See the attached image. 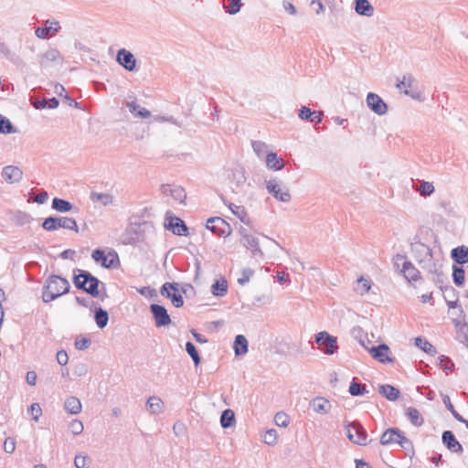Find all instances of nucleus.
I'll return each mask as SVG.
<instances>
[{"label": "nucleus", "mask_w": 468, "mask_h": 468, "mask_svg": "<svg viewBox=\"0 0 468 468\" xmlns=\"http://www.w3.org/2000/svg\"><path fill=\"white\" fill-rule=\"evenodd\" d=\"M395 264L401 266L400 272L410 283H414L421 280L420 273L418 269L407 260L403 255L395 257Z\"/></svg>", "instance_id": "nucleus-4"}, {"label": "nucleus", "mask_w": 468, "mask_h": 468, "mask_svg": "<svg viewBox=\"0 0 468 468\" xmlns=\"http://www.w3.org/2000/svg\"><path fill=\"white\" fill-rule=\"evenodd\" d=\"M23 176L22 170L14 165H7L3 168V177L5 182L9 184H14L18 182Z\"/></svg>", "instance_id": "nucleus-16"}, {"label": "nucleus", "mask_w": 468, "mask_h": 468, "mask_svg": "<svg viewBox=\"0 0 468 468\" xmlns=\"http://www.w3.org/2000/svg\"><path fill=\"white\" fill-rule=\"evenodd\" d=\"M346 434L348 439L359 445L367 443V433L360 424L353 423L346 427Z\"/></svg>", "instance_id": "nucleus-8"}, {"label": "nucleus", "mask_w": 468, "mask_h": 468, "mask_svg": "<svg viewBox=\"0 0 468 468\" xmlns=\"http://www.w3.org/2000/svg\"><path fill=\"white\" fill-rule=\"evenodd\" d=\"M227 176L230 183H232L234 180L240 182L245 179L244 173L241 169L230 170L228 172Z\"/></svg>", "instance_id": "nucleus-40"}, {"label": "nucleus", "mask_w": 468, "mask_h": 468, "mask_svg": "<svg viewBox=\"0 0 468 468\" xmlns=\"http://www.w3.org/2000/svg\"><path fill=\"white\" fill-rule=\"evenodd\" d=\"M95 321L99 327H101V328L104 327L108 323L107 312H105L101 309H99L95 314Z\"/></svg>", "instance_id": "nucleus-39"}, {"label": "nucleus", "mask_w": 468, "mask_h": 468, "mask_svg": "<svg viewBox=\"0 0 468 468\" xmlns=\"http://www.w3.org/2000/svg\"><path fill=\"white\" fill-rule=\"evenodd\" d=\"M413 84V79L411 77H406L404 76L401 80L397 84V87L403 90L405 94H410L411 88Z\"/></svg>", "instance_id": "nucleus-33"}, {"label": "nucleus", "mask_w": 468, "mask_h": 468, "mask_svg": "<svg viewBox=\"0 0 468 468\" xmlns=\"http://www.w3.org/2000/svg\"><path fill=\"white\" fill-rule=\"evenodd\" d=\"M419 191L421 196L427 197L434 192V186L431 182L424 181L420 184Z\"/></svg>", "instance_id": "nucleus-43"}, {"label": "nucleus", "mask_w": 468, "mask_h": 468, "mask_svg": "<svg viewBox=\"0 0 468 468\" xmlns=\"http://www.w3.org/2000/svg\"><path fill=\"white\" fill-rule=\"evenodd\" d=\"M29 412L35 420H37L42 414V410L37 403H33L29 409Z\"/></svg>", "instance_id": "nucleus-50"}, {"label": "nucleus", "mask_w": 468, "mask_h": 468, "mask_svg": "<svg viewBox=\"0 0 468 468\" xmlns=\"http://www.w3.org/2000/svg\"><path fill=\"white\" fill-rule=\"evenodd\" d=\"M315 341L319 346L325 347L324 353L327 355H333L338 348L336 337L329 335L327 332L318 333Z\"/></svg>", "instance_id": "nucleus-9"}, {"label": "nucleus", "mask_w": 468, "mask_h": 468, "mask_svg": "<svg viewBox=\"0 0 468 468\" xmlns=\"http://www.w3.org/2000/svg\"><path fill=\"white\" fill-rule=\"evenodd\" d=\"M47 199H48V194L46 192H41L35 197V201L38 204L45 203L47 201Z\"/></svg>", "instance_id": "nucleus-59"}, {"label": "nucleus", "mask_w": 468, "mask_h": 468, "mask_svg": "<svg viewBox=\"0 0 468 468\" xmlns=\"http://www.w3.org/2000/svg\"><path fill=\"white\" fill-rule=\"evenodd\" d=\"M358 282L362 284L363 287V292H368L370 290V283L367 280L360 278L358 280Z\"/></svg>", "instance_id": "nucleus-62"}, {"label": "nucleus", "mask_w": 468, "mask_h": 468, "mask_svg": "<svg viewBox=\"0 0 468 468\" xmlns=\"http://www.w3.org/2000/svg\"><path fill=\"white\" fill-rule=\"evenodd\" d=\"M264 442L272 445L277 441V432L275 430L271 429L265 431L263 435Z\"/></svg>", "instance_id": "nucleus-45"}, {"label": "nucleus", "mask_w": 468, "mask_h": 468, "mask_svg": "<svg viewBox=\"0 0 468 468\" xmlns=\"http://www.w3.org/2000/svg\"><path fill=\"white\" fill-rule=\"evenodd\" d=\"M235 422V415L231 410H226L223 411L220 423L223 428H228L233 425Z\"/></svg>", "instance_id": "nucleus-30"}, {"label": "nucleus", "mask_w": 468, "mask_h": 468, "mask_svg": "<svg viewBox=\"0 0 468 468\" xmlns=\"http://www.w3.org/2000/svg\"><path fill=\"white\" fill-rule=\"evenodd\" d=\"M117 60L127 70L132 71L135 68V58L133 55L125 49H121L118 51Z\"/></svg>", "instance_id": "nucleus-18"}, {"label": "nucleus", "mask_w": 468, "mask_h": 468, "mask_svg": "<svg viewBox=\"0 0 468 468\" xmlns=\"http://www.w3.org/2000/svg\"><path fill=\"white\" fill-rule=\"evenodd\" d=\"M252 147L258 154L264 152L267 148L266 144L262 142H254Z\"/></svg>", "instance_id": "nucleus-57"}, {"label": "nucleus", "mask_w": 468, "mask_h": 468, "mask_svg": "<svg viewBox=\"0 0 468 468\" xmlns=\"http://www.w3.org/2000/svg\"><path fill=\"white\" fill-rule=\"evenodd\" d=\"M356 11L359 15L370 16L374 8L367 0H356Z\"/></svg>", "instance_id": "nucleus-23"}, {"label": "nucleus", "mask_w": 468, "mask_h": 468, "mask_svg": "<svg viewBox=\"0 0 468 468\" xmlns=\"http://www.w3.org/2000/svg\"><path fill=\"white\" fill-rule=\"evenodd\" d=\"M452 257L460 264L468 262V248L461 246L453 249L452 250Z\"/></svg>", "instance_id": "nucleus-22"}, {"label": "nucleus", "mask_w": 468, "mask_h": 468, "mask_svg": "<svg viewBox=\"0 0 468 468\" xmlns=\"http://www.w3.org/2000/svg\"><path fill=\"white\" fill-rule=\"evenodd\" d=\"M443 403L445 404L447 410H449L452 412V414L457 420L464 421V419L455 410V409L448 396H445L443 398Z\"/></svg>", "instance_id": "nucleus-44"}, {"label": "nucleus", "mask_w": 468, "mask_h": 468, "mask_svg": "<svg viewBox=\"0 0 468 468\" xmlns=\"http://www.w3.org/2000/svg\"><path fill=\"white\" fill-rule=\"evenodd\" d=\"M90 199L93 202H101L103 205H108V204L112 203V197L109 194L91 193Z\"/></svg>", "instance_id": "nucleus-35"}, {"label": "nucleus", "mask_w": 468, "mask_h": 468, "mask_svg": "<svg viewBox=\"0 0 468 468\" xmlns=\"http://www.w3.org/2000/svg\"><path fill=\"white\" fill-rule=\"evenodd\" d=\"M42 227L48 231L57 230L58 229H65L78 232L79 228L76 220L72 218H48L44 220Z\"/></svg>", "instance_id": "nucleus-3"}, {"label": "nucleus", "mask_w": 468, "mask_h": 468, "mask_svg": "<svg viewBox=\"0 0 468 468\" xmlns=\"http://www.w3.org/2000/svg\"><path fill=\"white\" fill-rule=\"evenodd\" d=\"M148 407L154 413H158L162 410L163 408V402L162 400L157 397H152L147 401Z\"/></svg>", "instance_id": "nucleus-37"}, {"label": "nucleus", "mask_w": 468, "mask_h": 468, "mask_svg": "<svg viewBox=\"0 0 468 468\" xmlns=\"http://www.w3.org/2000/svg\"><path fill=\"white\" fill-rule=\"evenodd\" d=\"M16 449V441L14 439L7 438L5 439L4 442V450L8 452L12 453Z\"/></svg>", "instance_id": "nucleus-54"}, {"label": "nucleus", "mask_w": 468, "mask_h": 468, "mask_svg": "<svg viewBox=\"0 0 468 468\" xmlns=\"http://www.w3.org/2000/svg\"><path fill=\"white\" fill-rule=\"evenodd\" d=\"M365 387H362L360 384L356 382H352L349 387V392L353 396H358L365 393Z\"/></svg>", "instance_id": "nucleus-47"}, {"label": "nucleus", "mask_w": 468, "mask_h": 468, "mask_svg": "<svg viewBox=\"0 0 468 468\" xmlns=\"http://www.w3.org/2000/svg\"><path fill=\"white\" fill-rule=\"evenodd\" d=\"M240 6H241L240 0H231L228 6V12L231 15H234L239 11Z\"/></svg>", "instance_id": "nucleus-51"}, {"label": "nucleus", "mask_w": 468, "mask_h": 468, "mask_svg": "<svg viewBox=\"0 0 468 468\" xmlns=\"http://www.w3.org/2000/svg\"><path fill=\"white\" fill-rule=\"evenodd\" d=\"M12 130V125L10 122L2 116H0V132L1 133H10Z\"/></svg>", "instance_id": "nucleus-52"}, {"label": "nucleus", "mask_w": 468, "mask_h": 468, "mask_svg": "<svg viewBox=\"0 0 468 468\" xmlns=\"http://www.w3.org/2000/svg\"><path fill=\"white\" fill-rule=\"evenodd\" d=\"M379 392L388 400H396L399 396V390L390 385L381 386Z\"/></svg>", "instance_id": "nucleus-27"}, {"label": "nucleus", "mask_w": 468, "mask_h": 468, "mask_svg": "<svg viewBox=\"0 0 468 468\" xmlns=\"http://www.w3.org/2000/svg\"><path fill=\"white\" fill-rule=\"evenodd\" d=\"M207 228L219 237H228L231 233L230 225L219 217L211 218L207 221Z\"/></svg>", "instance_id": "nucleus-6"}, {"label": "nucleus", "mask_w": 468, "mask_h": 468, "mask_svg": "<svg viewBox=\"0 0 468 468\" xmlns=\"http://www.w3.org/2000/svg\"><path fill=\"white\" fill-rule=\"evenodd\" d=\"M59 23L55 20H47L44 27L36 29L37 37L45 39L55 36L59 30Z\"/></svg>", "instance_id": "nucleus-12"}, {"label": "nucleus", "mask_w": 468, "mask_h": 468, "mask_svg": "<svg viewBox=\"0 0 468 468\" xmlns=\"http://www.w3.org/2000/svg\"><path fill=\"white\" fill-rule=\"evenodd\" d=\"M312 115H313V112L311 111L310 108H308L306 106H303L299 111V117L302 120H308L312 117Z\"/></svg>", "instance_id": "nucleus-55"}, {"label": "nucleus", "mask_w": 468, "mask_h": 468, "mask_svg": "<svg viewBox=\"0 0 468 468\" xmlns=\"http://www.w3.org/2000/svg\"><path fill=\"white\" fill-rule=\"evenodd\" d=\"M229 207L233 214H235L241 221L246 220L247 213L243 207L231 205Z\"/></svg>", "instance_id": "nucleus-46"}, {"label": "nucleus", "mask_w": 468, "mask_h": 468, "mask_svg": "<svg viewBox=\"0 0 468 468\" xmlns=\"http://www.w3.org/2000/svg\"><path fill=\"white\" fill-rule=\"evenodd\" d=\"M227 282L225 280L217 281L212 285V293L217 296H222L227 292Z\"/></svg>", "instance_id": "nucleus-34"}, {"label": "nucleus", "mask_w": 468, "mask_h": 468, "mask_svg": "<svg viewBox=\"0 0 468 468\" xmlns=\"http://www.w3.org/2000/svg\"><path fill=\"white\" fill-rule=\"evenodd\" d=\"M92 258L105 268L116 267L119 264V257L115 251L105 252L104 250H95L92 252Z\"/></svg>", "instance_id": "nucleus-7"}, {"label": "nucleus", "mask_w": 468, "mask_h": 468, "mask_svg": "<svg viewBox=\"0 0 468 468\" xmlns=\"http://www.w3.org/2000/svg\"><path fill=\"white\" fill-rule=\"evenodd\" d=\"M411 251L414 260L420 265L431 260V251L430 248L423 243L416 242L412 244Z\"/></svg>", "instance_id": "nucleus-10"}, {"label": "nucleus", "mask_w": 468, "mask_h": 468, "mask_svg": "<svg viewBox=\"0 0 468 468\" xmlns=\"http://www.w3.org/2000/svg\"><path fill=\"white\" fill-rule=\"evenodd\" d=\"M382 445L399 444L402 448L410 446V440L399 429L390 428L383 432L380 437Z\"/></svg>", "instance_id": "nucleus-5"}, {"label": "nucleus", "mask_w": 468, "mask_h": 468, "mask_svg": "<svg viewBox=\"0 0 468 468\" xmlns=\"http://www.w3.org/2000/svg\"><path fill=\"white\" fill-rule=\"evenodd\" d=\"M69 289L68 281L60 276L52 275L46 282L42 293L43 301L46 303L51 302L56 298L66 293Z\"/></svg>", "instance_id": "nucleus-1"}, {"label": "nucleus", "mask_w": 468, "mask_h": 468, "mask_svg": "<svg viewBox=\"0 0 468 468\" xmlns=\"http://www.w3.org/2000/svg\"><path fill=\"white\" fill-rule=\"evenodd\" d=\"M251 271H244L242 273V277L239 279V282L240 284H245L250 281Z\"/></svg>", "instance_id": "nucleus-60"}, {"label": "nucleus", "mask_w": 468, "mask_h": 468, "mask_svg": "<svg viewBox=\"0 0 468 468\" xmlns=\"http://www.w3.org/2000/svg\"><path fill=\"white\" fill-rule=\"evenodd\" d=\"M274 421L277 426L287 427L290 422V418L284 412H278L274 417Z\"/></svg>", "instance_id": "nucleus-42"}, {"label": "nucleus", "mask_w": 468, "mask_h": 468, "mask_svg": "<svg viewBox=\"0 0 468 468\" xmlns=\"http://www.w3.org/2000/svg\"><path fill=\"white\" fill-rule=\"evenodd\" d=\"M407 415L414 425L418 426L422 423V419L420 418V412L417 409L409 408L407 410Z\"/></svg>", "instance_id": "nucleus-38"}, {"label": "nucleus", "mask_w": 468, "mask_h": 468, "mask_svg": "<svg viewBox=\"0 0 468 468\" xmlns=\"http://www.w3.org/2000/svg\"><path fill=\"white\" fill-rule=\"evenodd\" d=\"M369 353L378 361L381 363H391L393 359L390 357V350L387 345H380L369 349Z\"/></svg>", "instance_id": "nucleus-14"}, {"label": "nucleus", "mask_w": 468, "mask_h": 468, "mask_svg": "<svg viewBox=\"0 0 468 468\" xmlns=\"http://www.w3.org/2000/svg\"><path fill=\"white\" fill-rule=\"evenodd\" d=\"M80 273L74 277V284L77 288L82 289L92 296L99 295V281L89 272L79 271Z\"/></svg>", "instance_id": "nucleus-2"}, {"label": "nucleus", "mask_w": 468, "mask_h": 468, "mask_svg": "<svg viewBox=\"0 0 468 468\" xmlns=\"http://www.w3.org/2000/svg\"><path fill=\"white\" fill-rule=\"evenodd\" d=\"M433 296H432V292H426V293H423L421 296H420V301L421 303H430L431 302Z\"/></svg>", "instance_id": "nucleus-63"}, {"label": "nucleus", "mask_w": 468, "mask_h": 468, "mask_svg": "<svg viewBox=\"0 0 468 468\" xmlns=\"http://www.w3.org/2000/svg\"><path fill=\"white\" fill-rule=\"evenodd\" d=\"M367 104L375 113L383 115L388 111L387 104L376 93L369 92L367 96Z\"/></svg>", "instance_id": "nucleus-11"}, {"label": "nucleus", "mask_w": 468, "mask_h": 468, "mask_svg": "<svg viewBox=\"0 0 468 468\" xmlns=\"http://www.w3.org/2000/svg\"><path fill=\"white\" fill-rule=\"evenodd\" d=\"M186 350L187 354L192 357L195 365L198 366L200 363V357L194 344L191 342H187L186 345Z\"/></svg>", "instance_id": "nucleus-36"}, {"label": "nucleus", "mask_w": 468, "mask_h": 468, "mask_svg": "<svg viewBox=\"0 0 468 468\" xmlns=\"http://www.w3.org/2000/svg\"><path fill=\"white\" fill-rule=\"evenodd\" d=\"M90 341L87 337L78 338L75 341V347L79 350L87 349L90 346Z\"/></svg>", "instance_id": "nucleus-49"}, {"label": "nucleus", "mask_w": 468, "mask_h": 468, "mask_svg": "<svg viewBox=\"0 0 468 468\" xmlns=\"http://www.w3.org/2000/svg\"><path fill=\"white\" fill-rule=\"evenodd\" d=\"M77 468H86L88 465V459L86 456L77 455L74 460Z\"/></svg>", "instance_id": "nucleus-53"}, {"label": "nucleus", "mask_w": 468, "mask_h": 468, "mask_svg": "<svg viewBox=\"0 0 468 468\" xmlns=\"http://www.w3.org/2000/svg\"><path fill=\"white\" fill-rule=\"evenodd\" d=\"M465 280V273L463 268L454 267L453 269V281L456 285L461 286Z\"/></svg>", "instance_id": "nucleus-41"}, {"label": "nucleus", "mask_w": 468, "mask_h": 468, "mask_svg": "<svg viewBox=\"0 0 468 468\" xmlns=\"http://www.w3.org/2000/svg\"><path fill=\"white\" fill-rule=\"evenodd\" d=\"M266 165L271 170H281L284 166V161L279 158L275 153H269L266 157Z\"/></svg>", "instance_id": "nucleus-21"}, {"label": "nucleus", "mask_w": 468, "mask_h": 468, "mask_svg": "<svg viewBox=\"0 0 468 468\" xmlns=\"http://www.w3.org/2000/svg\"><path fill=\"white\" fill-rule=\"evenodd\" d=\"M162 294L171 299L172 303L176 307H181L184 304L183 297L180 293H178L177 288L169 282H166L162 287Z\"/></svg>", "instance_id": "nucleus-13"}, {"label": "nucleus", "mask_w": 468, "mask_h": 468, "mask_svg": "<svg viewBox=\"0 0 468 468\" xmlns=\"http://www.w3.org/2000/svg\"><path fill=\"white\" fill-rule=\"evenodd\" d=\"M69 430L75 435L80 434L83 431V424L81 421L74 420L69 424Z\"/></svg>", "instance_id": "nucleus-48"}, {"label": "nucleus", "mask_w": 468, "mask_h": 468, "mask_svg": "<svg viewBox=\"0 0 468 468\" xmlns=\"http://www.w3.org/2000/svg\"><path fill=\"white\" fill-rule=\"evenodd\" d=\"M312 122L319 123L322 121V112H313V115L310 118Z\"/></svg>", "instance_id": "nucleus-61"}, {"label": "nucleus", "mask_w": 468, "mask_h": 468, "mask_svg": "<svg viewBox=\"0 0 468 468\" xmlns=\"http://www.w3.org/2000/svg\"><path fill=\"white\" fill-rule=\"evenodd\" d=\"M442 441L447 448L452 452H462L463 446L456 440L453 433L450 431H446L442 433Z\"/></svg>", "instance_id": "nucleus-20"}, {"label": "nucleus", "mask_w": 468, "mask_h": 468, "mask_svg": "<svg viewBox=\"0 0 468 468\" xmlns=\"http://www.w3.org/2000/svg\"><path fill=\"white\" fill-rule=\"evenodd\" d=\"M65 409L70 414H78L81 411V403L79 399L70 397L65 402Z\"/></svg>", "instance_id": "nucleus-24"}, {"label": "nucleus", "mask_w": 468, "mask_h": 468, "mask_svg": "<svg viewBox=\"0 0 468 468\" xmlns=\"http://www.w3.org/2000/svg\"><path fill=\"white\" fill-rule=\"evenodd\" d=\"M128 107L130 109V112L136 114L137 116L141 118H148L151 116V112L146 110L145 108L140 107L135 102H130L128 103Z\"/></svg>", "instance_id": "nucleus-32"}, {"label": "nucleus", "mask_w": 468, "mask_h": 468, "mask_svg": "<svg viewBox=\"0 0 468 468\" xmlns=\"http://www.w3.org/2000/svg\"><path fill=\"white\" fill-rule=\"evenodd\" d=\"M313 408L315 412L325 413L330 408V403L327 399L323 398H316L313 400Z\"/></svg>", "instance_id": "nucleus-28"}, {"label": "nucleus", "mask_w": 468, "mask_h": 468, "mask_svg": "<svg viewBox=\"0 0 468 468\" xmlns=\"http://www.w3.org/2000/svg\"><path fill=\"white\" fill-rule=\"evenodd\" d=\"M234 349L236 355H244L248 351V341L244 335H239L234 342Z\"/></svg>", "instance_id": "nucleus-26"}, {"label": "nucleus", "mask_w": 468, "mask_h": 468, "mask_svg": "<svg viewBox=\"0 0 468 468\" xmlns=\"http://www.w3.org/2000/svg\"><path fill=\"white\" fill-rule=\"evenodd\" d=\"M267 189L280 201L287 202L291 198L289 191L283 190L274 180L268 182Z\"/></svg>", "instance_id": "nucleus-17"}, {"label": "nucleus", "mask_w": 468, "mask_h": 468, "mask_svg": "<svg viewBox=\"0 0 468 468\" xmlns=\"http://www.w3.org/2000/svg\"><path fill=\"white\" fill-rule=\"evenodd\" d=\"M69 356L66 351L60 350L57 353V361L61 366H64L68 363Z\"/></svg>", "instance_id": "nucleus-56"}, {"label": "nucleus", "mask_w": 468, "mask_h": 468, "mask_svg": "<svg viewBox=\"0 0 468 468\" xmlns=\"http://www.w3.org/2000/svg\"><path fill=\"white\" fill-rule=\"evenodd\" d=\"M52 207L59 212H68L71 210L72 205L67 200L55 197L52 201Z\"/></svg>", "instance_id": "nucleus-29"}, {"label": "nucleus", "mask_w": 468, "mask_h": 468, "mask_svg": "<svg viewBox=\"0 0 468 468\" xmlns=\"http://www.w3.org/2000/svg\"><path fill=\"white\" fill-rule=\"evenodd\" d=\"M416 346H419L420 349H422L427 354H435L436 349L435 347L427 341V339L422 337H417L415 340Z\"/></svg>", "instance_id": "nucleus-31"}, {"label": "nucleus", "mask_w": 468, "mask_h": 468, "mask_svg": "<svg viewBox=\"0 0 468 468\" xmlns=\"http://www.w3.org/2000/svg\"><path fill=\"white\" fill-rule=\"evenodd\" d=\"M27 382L34 386L37 382V374L34 371H29L27 373Z\"/></svg>", "instance_id": "nucleus-58"}, {"label": "nucleus", "mask_w": 468, "mask_h": 468, "mask_svg": "<svg viewBox=\"0 0 468 468\" xmlns=\"http://www.w3.org/2000/svg\"><path fill=\"white\" fill-rule=\"evenodd\" d=\"M167 229L172 230V232L178 236H186L187 235V227L184 223L182 219L176 217H170L169 222L167 225Z\"/></svg>", "instance_id": "nucleus-19"}, {"label": "nucleus", "mask_w": 468, "mask_h": 468, "mask_svg": "<svg viewBox=\"0 0 468 468\" xmlns=\"http://www.w3.org/2000/svg\"><path fill=\"white\" fill-rule=\"evenodd\" d=\"M240 243L248 250H250L251 251H258L259 250V244L256 240V239L249 235L247 233H242Z\"/></svg>", "instance_id": "nucleus-25"}, {"label": "nucleus", "mask_w": 468, "mask_h": 468, "mask_svg": "<svg viewBox=\"0 0 468 468\" xmlns=\"http://www.w3.org/2000/svg\"><path fill=\"white\" fill-rule=\"evenodd\" d=\"M151 311L154 316L157 326L170 324L171 320L165 307L158 304H152Z\"/></svg>", "instance_id": "nucleus-15"}, {"label": "nucleus", "mask_w": 468, "mask_h": 468, "mask_svg": "<svg viewBox=\"0 0 468 468\" xmlns=\"http://www.w3.org/2000/svg\"><path fill=\"white\" fill-rule=\"evenodd\" d=\"M356 468H371V466L363 461H357L356 462Z\"/></svg>", "instance_id": "nucleus-64"}]
</instances>
